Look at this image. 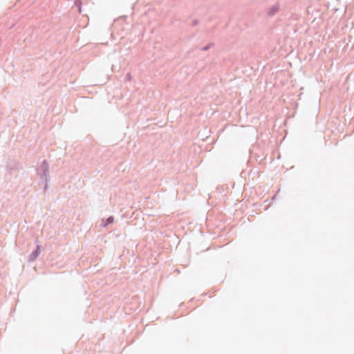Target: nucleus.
Instances as JSON below:
<instances>
[{"mask_svg":"<svg viewBox=\"0 0 354 354\" xmlns=\"http://www.w3.org/2000/svg\"><path fill=\"white\" fill-rule=\"evenodd\" d=\"M212 46H213V44L212 43H209V44H207L206 46H203L201 48V50L203 51H206V50H209Z\"/></svg>","mask_w":354,"mask_h":354,"instance_id":"obj_6","label":"nucleus"},{"mask_svg":"<svg viewBox=\"0 0 354 354\" xmlns=\"http://www.w3.org/2000/svg\"><path fill=\"white\" fill-rule=\"evenodd\" d=\"M126 79L128 80H131V75L129 73H127V75H126Z\"/></svg>","mask_w":354,"mask_h":354,"instance_id":"obj_9","label":"nucleus"},{"mask_svg":"<svg viewBox=\"0 0 354 354\" xmlns=\"http://www.w3.org/2000/svg\"><path fill=\"white\" fill-rule=\"evenodd\" d=\"M76 6L78 8L79 12L81 13L82 12V2H80L79 5Z\"/></svg>","mask_w":354,"mask_h":354,"instance_id":"obj_8","label":"nucleus"},{"mask_svg":"<svg viewBox=\"0 0 354 354\" xmlns=\"http://www.w3.org/2000/svg\"><path fill=\"white\" fill-rule=\"evenodd\" d=\"M37 172L39 176V184L44 192L48 189V185L50 180L49 174V165L46 160H43L37 166Z\"/></svg>","mask_w":354,"mask_h":354,"instance_id":"obj_1","label":"nucleus"},{"mask_svg":"<svg viewBox=\"0 0 354 354\" xmlns=\"http://www.w3.org/2000/svg\"><path fill=\"white\" fill-rule=\"evenodd\" d=\"M278 10L279 6L277 5H273L268 9L267 14L269 17H272L278 12Z\"/></svg>","mask_w":354,"mask_h":354,"instance_id":"obj_4","label":"nucleus"},{"mask_svg":"<svg viewBox=\"0 0 354 354\" xmlns=\"http://www.w3.org/2000/svg\"><path fill=\"white\" fill-rule=\"evenodd\" d=\"M19 162L15 160H9L7 162L6 169L8 174H12L13 171L18 169Z\"/></svg>","mask_w":354,"mask_h":354,"instance_id":"obj_3","label":"nucleus"},{"mask_svg":"<svg viewBox=\"0 0 354 354\" xmlns=\"http://www.w3.org/2000/svg\"><path fill=\"white\" fill-rule=\"evenodd\" d=\"M35 244L36 245V248L29 254L28 257V261L29 262L34 261L41 254V245L38 239H35Z\"/></svg>","mask_w":354,"mask_h":354,"instance_id":"obj_2","label":"nucleus"},{"mask_svg":"<svg viewBox=\"0 0 354 354\" xmlns=\"http://www.w3.org/2000/svg\"><path fill=\"white\" fill-rule=\"evenodd\" d=\"M114 222V217L113 216H109L102 225L104 227H107L109 224H111Z\"/></svg>","mask_w":354,"mask_h":354,"instance_id":"obj_5","label":"nucleus"},{"mask_svg":"<svg viewBox=\"0 0 354 354\" xmlns=\"http://www.w3.org/2000/svg\"><path fill=\"white\" fill-rule=\"evenodd\" d=\"M199 23L198 20V19H194L192 23V26H196V25H198Z\"/></svg>","mask_w":354,"mask_h":354,"instance_id":"obj_7","label":"nucleus"},{"mask_svg":"<svg viewBox=\"0 0 354 354\" xmlns=\"http://www.w3.org/2000/svg\"><path fill=\"white\" fill-rule=\"evenodd\" d=\"M80 2H81V0H75V6H78Z\"/></svg>","mask_w":354,"mask_h":354,"instance_id":"obj_10","label":"nucleus"}]
</instances>
